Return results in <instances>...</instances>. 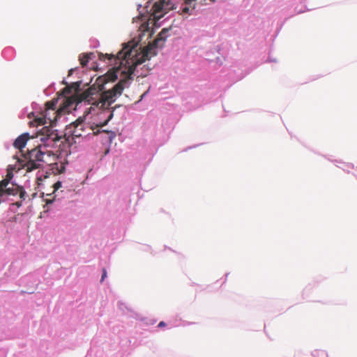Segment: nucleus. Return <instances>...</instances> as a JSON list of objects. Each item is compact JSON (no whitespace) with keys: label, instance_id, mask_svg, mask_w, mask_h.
<instances>
[{"label":"nucleus","instance_id":"f257e3e1","mask_svg":"<svg viewBox=\"0 0 357 357\" xmlns=\"http://www.w3.org/2000/svg\"><path fill=\"white\" fill-rule=\"evenodd\" d=\"M128 86V79H121L120 81L112 89L104 91L100 95L96 88L90 87L82 92L77 97L63 96L59 107L54 112L56 116L69 113L73 109L74 105L84 102L93 107L104 108L107 103V107L115 101L117 96L121 95L125 87Z\"/></svg>","mask_w":357,"mask_h":357},{"label":"nucleus","instance_id":"f03ea898","mask_svg":"<svg viewBox=\"0 0 357 357\" xmlns=\"http://www.w3.org/2000/svg\"><path fill=\"white\" fill-rule=\"evenodd\" d=\"M168 29H163L158 35L157 38L153 40V43L146 46L142 52L137 54L135 47H130L129 45H126L123 49L119 51L116 55L113 54L100 53L98 58L101 61L108 60L119 61V64H129V60L131 59L132 64L129 66L127 71H122V74L125 75L123 79H128V83L132 79L131 75L136 71L137 67L152 56L157 54L155 48L162 47L167 38Z\"/></svg>","mask_w":357,"mask_h":357},{"label":"nucleus","instance_id":"7ed1b4c3","mask_svg":"<svg viewBox=\"0 0 357 357\" xmlns=\"http://www.w3.org/2000/svg\"><path fill=\"white\" fill-rule=\"evenodd\" d=\"M89 130L93 131V135H98L100 132L99 129L95 131L93 126H89L86 124L84 121V119L82 117L78 118L75 122H73L68 125L66 131V133L72 135L73 137H82L89 134Z\"/></svg>","mask_w":357,"mask_h":357},{"label":"nucleus","instance_id":"20e7f679","mask_svg":"<svg viewBox=\"0 0 357 357\" xmlns=\"http://www.w3.org/2000/svg\"><path fill=\"white\" fill-rule=\"evenodd\" d=\"M13 176V172L8 170L6 177L0 181V204L3 202L4 195H15V190L11 188H7Z\"/></svg>","mask_w":357,"mask_h":357},{"label":"nucleus","instance_id":"39448f33","mask_svg":"<svg viewBox=\"0 0 357 357\" xmlns=\"http://www.w3.org/2000/svg\"><path fill=\"white\" fill-rule=\"evenodd\" d=\"M22 155L24 159H20L18 158H16L21 166L26 169V172H31L40 167V164L38 162L35 160L30 159L28 155H24L23 153Z\"/></svg>","mask_w":357,"mask_h":357},{"label":"nucleus","instance_id":"423d86ee","mask_svg":"<svg viewBox=\"0 0 357 357\" xmlns=\"http://www.w3.org/2000/svg\"><path fill=\"white\" fill-rule=\"evenodd\" d=\"M195 1L196 0H185L180 8L181 14L183 15H192L195 8V5L194 3ZM209 1L211 3H213L215 0H209Z\"/></svg>","mask_w":357,"mask_h":357},{"label":"nucleus","instance_id":"0eeeda50","mask_svg":"<svg viewBox=\"0 0 357 357\" xmlns=\"http://www.w3.org/2000/svg\"><path fill=\"white\" fill-rule=\"evenodd\" d=\"M47 119L50 123H52L53 121L56 120V116L54 119H51L50 117H48L47 112H45V114H42L40 116L36 117L33 121H30L29 125L31 127L43 126L47 123Z\"/></svg>","mask_w":357,"mask_h":357},{"label":"nucleus","instance_id":"6e6552de","mask_svg":"<svg viewBox=\"0 0 357 357\" xmlns=\"http://www.w3.org/2000/svg\"><path fill=\"white\" fill-rule=\"evenodd\" d=\"M30 139V136L29 133H23L20 135L14 142L13 146L18 149L20 152L22 153V149L25 147L27 141Z\"/></svg>","mask_w":357,"mask_h":357},{"label":"nucleus","instance_id":"1a4fd4ad","mask_svg":"<svg viewBox=\"0 0 357 357\" xmlns=\"http://www.w3.org/2000/svg\"><path fill=\"white\" fill-rule=\"evenodd\" d=\"M27 155L30 159L35 160L37 162H41L43 161V157L45 155V153L41 151L39 149L35 148L32 149L31 151H27Z\"/></svg>","mask_w":357,"mask_h":357},{"label":"nucleus","instance_id":"9d476101","mask_svg":"<svg viewBox=\"0 0 357 357\" xmlns=\"http://www.w3.org/2000/svg\"><path fill=\"white\" fill-rule=\"evenodd\" d=\"M60 98H54L53 100L48 101L45 104L47 114H48L50 110L55 111L56 109V105L58 104Z\"/></svg>","mask_w":357,"mask_h":357},{"label":"nucleus","instance_id":"9b49d317","mask_svg":"<svg viewBox=\"0 0 357 357\" xmlns=\"http://www.w3.org/2000/svg\"><path fill=\"white\" fill-rule=\"evenodd\" d=\"M92 55L93 53L82 54L79 55V60L82 67H84L87 65L89 61L91 59Z\"/></svg>","mask_w":357,"mask_h":357},{"label":"nucleus","instance_id":"f8f14e48","mask_svg":"<svg viewBox=\"0 0 357 357\" xmlns=\"http://www.w3.org/2000/svg\"><path fill=\"white\" fill-rule=\"evenodd\" d=\"M165 1H160L154 3L153 6V13L157 15L158 13L161 12L165 6Z\"/></svg>","mask_w":357,"mask_h":357},{"label":"nucleus","instance_id":"ddd939ff","mask_svg":"<svg viewBox=\"0 0 357 357\" xmlns=\"http://www.w3.org/2000/svg\"><path fill=\"white\" fill-rule=\"evenodd\" d=\"M43 135H44V132L45 131L46 138L47 139H49L50 138L52 139V141H56L57 139V137H56V135L54 134L53 131L49 129L48 128H44L43 129Z\"/></svg>","mask_w":357,"mask_h":357},{"label":"nucleus","instance_id":"4468645a","mask_svg":"<svg viewBox=\"0 0 357 357\" xmlns=\"http://www.w3.org/2000/svg\"><path fill=\"white\" fill-rule=\"evenodd\" d=\"M13 190H15V192H16L15 195L19 194V197H20V199H24L25 195H26V192L24 190V189L22 187L17 186V188H13Z\"/></svg>","mask_w":357,"mask_h":357},{"label":"nucleus","instance_id":"2eb2a0df","mask_svg":"<svg viewBox=\"0 0 357 357\" xmlns=\"http://www.w3.org/2000/svg\"><path fill=\"white\" fill-rule=\"evenodd\" d=\"M112 117H113V111L109 113L107 119L104 122L96 124V127L97 128H102L103 126H105L107 124V123L112 119Z\"/></svg>","mask_w":357,"mask_h":357},{"label":"nucleus","instance_id":"dca6fc26","mask_svg":"<svg viewBox=\"0 0 357 357\" xmlns=\"http://www.w3.org/2000/svg\"><path fill=\"white\" fill-rule=\"evenodd\" d=\"M106 278H107V271L105 268H103L100 282H102Z\"/></svg>","mask_w":357,"mask_h":357},{"label":"nucleus","instance_id":"f3484780","mask_svg":"<svg viewBox=\"0 0 357 357\" xmlns=\"http://www.w3.org/2000/svg\"><path fill=\"white\" fill-rule=\"evenodd\" d=\"M61 185H62L61 182L57 181L56 183H55L54 184V188L56 190L59 189L61 187Z\"/></svg>","mask_w":357,"mask_h":357},{"label":"nucleus","instance_id":"a211bd4d","mask_svg":"<svg viewBox=\"0 0 357 357\" xmlns=\"http://www.w3.org/2000/svg\"><path fill=\"white\" fill-rule=\"evenodd\" d=\"M71 88H73V86L71 87L66 86L65 89H63L62 92L63 93H69L70 92Z\"/></svg>","mask_w":357,"mask_h":357},{"label":"nucleus","instance_id":"6ab92c4d","mask_svg":"<svg viewBox=\"0 0 357 357\" xmlns=\"http://www.w3.org/2000/svg\"><path fill=\"white\" fill-rule=\"evenodd\" d=\"M166 326V324L164 322V321H160L159 324H158V327L161 328V327H164Z\"/></svg>","mask_w":357,"mask_h":357},{"label":"nucleus","instance_id":"aec40b11","mask_svg":"<svg viewBox=\"0 0 357 357\" xmlns=\"http://www.w3.org/2000/svg\"><path fill=\"white\" fill-rule=\"evenodd\" d=\"M15 204L17 207H20V206H21V205H22V202H17Z\"/></svg>","mask_w":357,"mask_h":357},{"label":"nucleus","instance_id":"412c9836","mask_svg":"<svg viewBox=\"0 0 357 357\" xmlns=\"http://www.w3.org/2000/svg\"><path fill=\"white\" fill-rule=\"evenodd\" d=\"M73 73V69H70L69 71H68V76H70Z\"/></svg>","mask_w":357,"mask_h":357},{"label":"nucleus","instance_id":"4be33fe9","mask_svg":"<svg viewBox=\"0 0 357 357\" xmlns=\"http://www.w3.org/2000/svg\"><path fill=\"white\" fill-rule=\"evenodd\" d=\"M73 85H75L76 87H79V84L78 82L74 83Z\"/></svg>","mask_w":357,"mask_h":357},{"label":"nucleus","instance_id":"5701e85b","mask_svg":"<svg viewBox=\"0 0 357 357\" xmlns=\"http://www.w3.org/2000/svg\"><path fill=\"white\" fill-rule=\"evenodd\" d=\"M146 75V74L141 73L140 75H138V77H145Z\"/></svg>","mask_w":357,"mask_h":357},{"label":"nucleus","instance_id":"b1692460","mask_svg":"<svg viewBox=\"0 0 357 357\" xmlns=\"http://www.w3.org/2000/svg\"><path fill=\"white\" fill-rule=\"evenodd\" d=\"M52 201H51V200L47 201V204H50V203H52Z\"/></svg>","mask_w":357,"mask_h":357}]
</instances>
